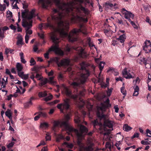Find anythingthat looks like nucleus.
Instances as JSON below:
<instances>
[{
	"mask_svg": "<svg viewBox=\"0 0 151 151\" xmlns=\"http://www.w3.org/2000/svg\"><path fill=\"white\" fill-rule=\"evenodd\" d=\"M53 77H50L49 78V80H48V82L51 84H54L55 83V82L53 81Z\"/></svg>",
	"mask_w": 151,
	"mask_h": 151,
	"instance_id": "58836bf2",
	"label": "nucleus"
},
{
	"mask_svg": "<svg viewBox=\"0 0 151 151\" xmlns=\"http://www.w3.org/2000/svg\"><path fill=\"white\" fill-rule=\"evenodd\" d=\"M141 143L143 145H149L150 143L147 141H145L144 140H142L141 141Z\"/></svg>",
	"mask_w": 151,
	"mask_h": 151,
	"instance_id": "5fc2aeb1",
	"label": "nucleus"
},
{
	"mask_svg": "<svg viewBox=\"0 0 151 151\" xmlns=\"http://www.w3.org/2000/svg\"><path fill=\"white\" fill-rule=\"evenodd\" d=\"M29 39V36L28 35L26 34L25 36V42L26 43H27Z\"/></svg>",
	"mask_w": 151,
	"mask_h": 151,
	"instance_id": "8fccbe9b",
	"label": "nucleus"
},
{
	"mask_svg": "<svg viewBox=\"0 0 151 151\" xmlns=\"http://www.w3.org/2000/svg\"><path fill=\"white\" fill-rule=\"evenodd\" d=\"M141 62H143V63L145 64V66H146L147 64V61L145 58H143L142 59H141Z\"/></svg>",
	"mask_w": 151,
	"mask_h": 151,
	"instance_id": "603ef678",
	"label": "nucleus"
},
{
	"mask_svg": "<svg viewBox=\"0 0 151 151\" xmlns=\"http://www.w3.org/2000/svg\"><path fill=\"white\" fill-rule=\"evenodd\" d=\"M70 106L69 100L68 99H66L64 100L63 103L58 104L57 107L60 109L61 112L63 113L64 110L67 111L69 108Z\"/></svg>",
	"mask_w": 151,
	"mask_h": 151,
	"instance_id": "6e6552de",
	"label": "nucleus"
},
{
	"mask_svg": "<svg viewBox=\"0 0 151 151\" xmlns=\"http://www.w3.org/2000/svg\"><path fill=\"white\" fill-rule=\"evenodd\" d=\"M22 82L24 87H25L28 85L27 83L25 81H23Z\"/></svg>",
	"mask_w": 151,
	"mask_h": 151,
	"instance_id": "338daca9",
	"label": "nucleus"
},
{
	"mask_svg": "<svg viewBox=\"0 0 151 151\" xmlns=\"http://www.w3.org/2000/svg\"><path fill=\"white\" fill-rule=\"evenodd\" d=\"M46 141L50 140H51V136H50L49 133H47L46 134L45 137Z\"/></svg>",
	"mask_w": 151,
	"mask_h": 151,
	"instance_id": "a19ab883",
	"label": "nucleus"
},
{
	"mask_svg": "<svg viewBox=\"0 0 151 151\" xmlns=\"http://www.w3.org/2000/svg\"><path fill=\"white\" fill-rule=\"evenodd\" d=\"M114 69L113 68H110L107 71V72L109 73L110 71H111L112 73H113L114 71Z\"/></svg>",
	"mask_w": 151,
	"mask_h": 151,
	"instance_id": "e2e57ef3",
	"label": "nucleus"
},
{
	"mask_svg": "<svg viewBox=\"0 0 151 151\" xmlns=\"http://www.w3.org/2000/svg\"><path fill=\"white\" fill-rule=\"evenodd\" d=\"M18 75L21 78H22L24 74V73L23 72H21V71H17Z\"/></svg>",
	"mask_w": 151,
	"mask_h": 151,
	"instance_id": "49530a36",
	"label": "nucleus"
},
{
	"mask_svg": "<svg viewBox=\"0 0 151 151\" xmlns=\"http://www.w3.org/2000/svg\"><path fill=\"white\" fill-rule=\"evenodd\" d=\"M78 53L80 58L83 59L87 58L89 56V54L87 53L82 47H80L78 50Z\"/></svg>",
	"mask_w": 151,
	"mask_h": 151,
	"instance_id": "f8f14e48",
	"label": "nucleus"
},
{
	"mask_svg": "<svg viewBox=\"0 0 151 151\" xmlns=\"http://www.w3.org/2000/svg\"><path fill=\"white\" fill-rule=\"evenodd\" d=\"M111 106L109 104V99H107L104 102V104L102 105L101 109L102 111H105L106 109Z\"/></svg>",
	"mask_w": 151,
	"mask_h": 151,
	"instance_id": "f3484780",
	"label": "nucleus"
},
{
	"mask_svg": "<svg viewBox=\"0 0 151 151\" xmlns=\"http://www.w3.org/2000/svg\"><path fill=\"white\" fill-rule=\"evenodd\" d=\"M16 67L17 71H21L23 68L22 65L19 63H17Z\"/></svg>",
	"mask_w": 151,
	"mask_h": 151,
	"instance_id": "a878e982",
	"label": "nucleus"
},
{
	"mask_svg": "<svg viewBox=\"0 0 151 151\" xmlns=\"http://www.w3.org/2000/svg\"><path fill=\"white\" fill-rule=\"evenodd\" d=\"M58 78L59 79L62 80L63 78V76L61 73H60L58 75Z\"/></svg>",
	"mask_w": 151,
	"mask_h": 151,
	"instance_id": "13d9d810",
	"label": "nucleus"
},
{
	"mask_svg": "<svg viewBox=\"0 0 151 151\" xmlns=\"http://www.w3.org/2000/svg\"><path fill=\"white\" fill-rule=\"evenodd\" d=\"M51 39L53 42L55 44V45L52 46L49 49L48 51L44 54L45 58L46 59H49V52L51 51H54L56 54L60 56H63L64 55L63 52L60 49L58 45L60 42L59 38L57 37L55 33H52L51 35Z\"/></svg>",
	"mask_w": 151,
	"mask_h": 151,
	"instance_id": "f03ea898",
	"label": "nucleus"
},
{
	"mask_svg": "<svg viewBox=\"0 0 151 151\" xmlns=\"http://www.w3.org/2000/svg\"><path fill=\"white\" fill-rule=\"evenodd\" d=\"M32 20L30 21L29 23L25 20L23 21L22 22V26L26 28V31L27 35V34L31 35L32 34V30H29V29L32 26Z\"/></svg>",
	"mask_w": 151,
	"mask_h": 151,
	"instance_id": "9d476101",
	"label": "nucleus"
},
{
	"mask_svg": "<svg viewBox=\"0 0 151 151\" xmlns=\"http://www.w3.org/2000/svg\"><path fill=\"white\" fill-rule=\"evenodd\" d=\"M9 27L12 30H15L16 29V27L12 24H11Z\"/></svg>",
	"mask_w": 151,
	"mask_h": 151,
	"instance_id": "4d7b16f0",
	"label": "nucleus"
},
{
	"mask_svg": "<svg viewBox=\"0 0 151 151\" xmlns=\"http://www.w3.org/2000/svg\"><path fill=\"white\" fill-rule=\"evenodd\" d=\"M134 91L133 94V96H137L139 94V88L138 86H135L134 87Z\"/></svg>",
	"mask_w": 151,
	"mask_h": 151,
	"instance_id": "412c9836",
	"label": "nucleus"
},
{
	"mask_svg": "<svg viewBox=\"0 0 151 151\" xmlns=\"http://www.w3.org/2000/svg\"><path fill=\"white\" fill-rule=\"evenodd\" d=\"M47 96V93L46 91L43 92H40L38 93V96L39 97H44Z\"/></svg>",
	"mask_w": 151,
	"mask_h": 151,
	"instance_id": "cd10ccee",
	"label": "nucleus"
},
{
	"mask_svg": "<svg viewBox=\"0 0 151 151\" xmlns=\"http://www.w3.org/2000/svg\"><path fill=\"white\" fill-rule=\"evenodd\" d=\"M113 88H108V91L107 92V94L109 95V96H110L111 94V93L112 91Z\"/></svg>",
	"mask_w": 151,
	"mask_h": 151,
	"instance_id": "a18cd8bd",
	"label": "nucleus"
},
{
	"mask_svg": "<svg viewBox=\"0 0 151 151\" xmlns=\"http://www.w3.org/2000/svg\"><path fill=\"white\" fill-rule=\"evenodd\" d=\"M123 14H124V18L127 19L128 21L129 19H131L130 18L133 19L134 15L130 11L126 10V9L123 8Z\"/></svg>",
	"mask_w": 151,
	"mask_h": 151,
	"instance_id": "4468645a",
	"label": "nucleus"
},
{
	"mask_svg": "<svg viewBox=\"0 0 151 151\" xmlns=\"http://www.w3.org/2000/svg\"><path fill=\"white\" fill-rule=\"evenodd\" d=\"M43 78L40 77L38 79V80H40V82L39 84L40 86H42L46 84L48 81V80L47 78H45L44 79H42Z\"/></svg>",
	"mask_w": 151,
	"mask_h": 151,
	"instance_id": "6ab92c4d",
	"label": "nucleus"
},
{
	"mask_svg": "<svg viewBox=\"0 0 151 151\" xmlns=\"http://www.w3.org/2000/svg\"><path fill=\"white\" fill-rule=\"evenodd\" d=\"M104 32L106 35L108 34L111 33H112V31L111 30L109 29H104Z\"/></svg>",
	"mask_w": 151,
	"mask_h": 151,
	"instance_id": "ea45409f",
	"label": "nucleus"
},
{
	"mask_svg": "<svg viewBox=\"0 0 151 151\" xmlns=\"http://www.w3.org/2000/svg\"><path fill=\"white\" fill-rule=\"evenodd\" d=\"M33 49L34 51V52H36L37 51L38 49V48L37 45H34V47H33Z\"/></svg>",
	"mask_w": 151,
	"mask_h": 151,
	"instance_id": "bf43d9fd",
	"label": "nucleus"
},
{
	"mask_svg": "<svg viewBox=\"0 0 151 151\" xmlns=\"http://www.w3.org/2000/svg\"><path fill=\"white\" fill-rule=\"evenodd\" d=\"M84 150L85 151H93V148L92 145L86 147L84 148Z\"/></svg>",
	"mask_w": 151,
	"mask_h": 151,
	"instance_id": "c85d7f7f",
	"label": "nucleus"
},
{
	"mask_svg": "<svg viewBox=\"0 0 151 151\" xmlns=\"http://www.w3.org/2000/svg\"><path fill=\"white\" fill-rule=\"evenodd\" d=\"M59 58L56 57L55 59V61L58 67L61 66H68L70 64V61L68 59H63L61 60L60 62H59Z\"/></svg>",
	"mask_w": 151,
	"mask_h": 151,
	"instance_id": "9b49d317",
	"label": "nucleus"
},
{
	"mask_svg": "<svg viewBox=\"0 0 151 151\" xmlns=\"http://www.w3.org/2000/svg\"><path fill=\"white\" fill-rule=\"evenodd\" d=\"M3 55L2 53L0 52V60L3 61Z\"/></svg>",
	"mask_w": 151,
	"mask_h": 151,
	"instance_id": "0e129e2a",
	"label": "nucleus"
},
{
	"mask_svg": "<svg viewBox=\"0 0 151 151\" xmlns=\"http://www.w3.org/2000/svg\"><path fill=\"white\" fill-rule=\"evenodd\" d=\"M70 119L69 115L67 114L65 117V121L61 122V126H63L64 127L66 130L69 132V134H70L71 133L73 132L78 133V131L77 129H74L68 124V122Z\"/></svg>",
	"mask_w": 151,
	"mask_h": 151,
	"instance_id": "39448f33",
	"label": "nucleus"
},
{
	"mask_svg": "<svg viewBox=\"0 0 151 151\" xmlns=\"http://www.w3.org/2000/svg\"><path fill=\"white\" fill-rule=\"evenodd\" d=\"M117 22L119 24H123V21L122 19H118Z\"/></svg>",
	"mask_w": 151,
	"mask_h": 151,
	"instance_id": "774afa93",
	"label": "nucleus"
},
{
	"mask_svg": "<svg viewBox=\"0 0 151 151\" xmlns=\"http://www.w3.org/2000/svg\"><path fill=\"white\" fill-rule=\"evenodd\" d=\"M17 45H22V43L23 38L21 36H18L17 37Z\"/></svg>",
	"mask_w": 151,
	"mask_h": 151,
	"instance_id": "bb28decb",
	"label": "nucleus"
},
{
	"mask_svg": "<svg viewBox=\"0 0 151 151\" xmlns=\"http://www.w3.org/2000/svg\"><path fill=\"white\" fill-rule=\"evenodd\" d=\"M64 91L67 96L73 99L75 102H77L78 100L81 99V98L78 96L77 93L76 94H72L71 91L67 87L64 88Z\"/></svg>",
	"mask_w": 151,
	"mask_h": 151,
	"instance_id": "1a4fd4ad",
	"label": "nucleus"
},
{
	"mask_svg": "<svg viewBox=\"0 0 151 151\" xmlns=\"http://www.w3.org/2000/svg\"><path fill=\"white\" fill-rule=\"evenodd\" d=\"M30 65L32 66L35 64L36 62L35 60L33 58H31L30 60Z\"/></svg>",
	"mask_w": 151,
	"mask_h": 151,
	"instance_id": "c9c22d12",
	"label": "nucleus"
},
{
	"mask_svg": "<svg viewBox=\"0 0 151 151\" xmlns=\"http://www.w3.org/2000/svg\"><path fill=\"white\" fill-rule=\"evenodd\" d=\"M80 4L78 7L74 9L73 6V2H61L60 0H55V2L58 9H53L52 12L51 17L52 21L58 24V28L57 30L62 37H67L69 42H73L77 40L78 33L82 32L84 35L87 34L86 29L81 24L80 29L74 28L68 34L69 22L68 20L65 21L63 19L67 18L73 23L76 22L77 19L80 22H86L88 20L87 18H84L81 16V11L85 14L88 13V10L83 6L82 4L84 2L83 0H76Z\"/></svg>",
	"mask_w": 151,
	"mask_h": 151,
	"instance_id": "f257e3e1",
	"label": "nucleus"
},
{
	"mask_svg": "<svg viewBox=\"0 0 151 151\" xmlns=\"http://www.w3.org/2000/svg\"><path fill=\"white\" fill-rule=\"evenodd\" d=\"M38 3L41 4L43 8L45 9L47 8L49 5L51 4V2L50 0H39Z\"/></svg>",
	"mask_w": 151,
	"mask_h": 151,
	"instance_id": "2eb2a0df",
	"label": "nucleus"
},
{
	"mask_svg": "<svg viewBox=\"0 0 151 151\" xmlns=\"http://www.w3.org/2000/svg\"><path fill=\"white\" fill-rule=\"evenodd\" d=\"M32 104V103L31 101H29L26 102L24 104V107L26 108H28L30 105Z\"/></svg>",
	"mask_w": 151,
	"mask_h": 151,
	"instance_id": "7c9ffc66",
	"label": "nucleus"
},
{
	"mask_svg": "<svg viewBox=\"0 0 151 151\" xmlns=\"http://www.w3.org/2000/svg\"><path fill=\"white\" fill-rule=\"evenodd\" d=\"M7 17H12V12L9 11L7 12Z\"/></svg>",
	"mask_w": 151,
	"mask_h": 151,
	"instance_id": "79ce46f5",
	"label": "nucleus"
},
{
	"mask_svg": "<svg viewBox=\"0 0 151 151\" xmlns=\"http://www.w3.org/2000/svg\"><path fill=\"white\" fill-rule=\"evenodd\" d=\"M130 70L128 67H125L123 69V78L127 79L133 78V77L129 72Z\"/></svg>",
	"mask_w": 151,
	"mask_h": 151,
	"instance_id": "ddd939ff",
	"label": "nucleus"
},
{
	"mask_svg": "<svg viewBox=\"0 0 151 151\" xmlns=\"http://www.w3.org/2000/svg\"><path fill=\"white\" fill-rule=\"evenodd\" d=\"M22 18L26 19L28 20H31L33 18H35L36 16L37 17L38 19L40 20V18L38 16V14L36 15L35 13V10L32 9L29 12V10L25 9L24 11L22 12Z\"/></svg>",
	"mask_w": 151,
	"mask_h": 151,
	"instance_id": "423d86ee",
	"label": "nucleus"
},
{
	"mask_svg": "<svg viewBox=\"0 0 151 151\" xmlns=\"http://www.w3.org/2000/svg\"><path fill=\"white\" fill-rule=\"evenodd\" d=\"M11 110L9 109H7V110L5 112V114L9 119L11 120L12 119V114L11 113Z\"/></svg>",
	"mask_w": 151,
	"mask_h": 151,
	"instance_id": "393cba45",
	"label": "nucleus"
},
{
	"mask_svg": "<svg viewBox=\"0 0 151 151\" xmlns=\"http://www.w3.org/2000/svg\"><path fill=\"white\" fill-rule=\"evenodd\" d=\"M143 50H144L146 53H148L151 52V49L149 48V47L147 46L146 44H145L144 46H143Z\"/></svg>",
	"mask_w": 151,
	"mask_h": 151,
	"instance_id": "b1692460",
	"label": "nucleus"
},
{
	"mask_svg": "<svg viewBox=\"0 0 151 151\" xmlns=\"http://www.w3.org/2000/svg\"><path fill=\"white\" fill-rule=\"evenodd\" d=\"M145 44H146L147 46L149 47V48L151 49V43L150 40H147L145 43Z\"/></svg>",
	"mask_w": 151,
	"mask_h": 151,
	"instance_id": "4c0bfd02",
	"label": "nucleus"
},
{
	"mask_svg": "<svg viewBox=\"0 0 151 151\" xmlns=\"http://www.w3.org/2000/svg\"><path fill=\"white\" fill-rule=\"evenodd\" d=\"M72 85L74 86H79V84L77 82H74L72 83Z\"/></svg>",
	"mask_w": 151,
	"mask_h": 151,
	"instance_id": "6e6d98bb",
	"label": "nucleus"
},
{
	"mask_svg": "<svg viewBox=\"0 0 151 151\" xmlns=\"http://www.w3.org/2000/svg\"><path fill=\"white\" fill-rule=\"evenodd\" d=\"M47 116V114L46 113L40 111L39 112V114L34 117V120L35 121H37L39 119L40 117H45Z\"/></svg>",
	"mask_w": 151,
	"mask_h": 151,
	"instance_id": "a211bd4d",
	"label": "nucleus"
},
{
	"mask_svg": "<svg viewBox=\"0 0 151 151\" xmlns=\"http://www.w3.org/2000/svg\"><path fill=\"white\" fill-rule=\"evenodd\" d=\"M123 33V30H119L117 32V35L119 36V37L116 38V40L121 43H123V34L121 33Z\"/></svg>",
	"mask_w": 151,
	"mask_h": 151,
	"instance_id": "aec40b11",
	"label": "nucleus"
},
{
	"mask_svg": "<svg viewBox=\"0 0 151 151\" xmlns=\"http://www.w3.org/2000/svg\"><path fill=\"white\" fill-rule=\"evenodd\" d=\"M139 134L138 133H135L131 137L132 139H134L135 138H137L139 137Z\"/></svg>",
	"mask_w": 151,
	"mask_h": 151,
	"instance_id": "de8ad7c7",
	"label": "nucleus"
},
{
	"mask_svg": "<svg viewBox=\"0 0 151 151\" xmlns=\"http://www.w3.org/2000/svg\"><path fill=\"white\" fill-rule=\"evenodd\" d=\"M4 37V34L2 32L1 29L0 28V37L3 38Z\"/></svg>",
	"mask_w": 151,
	"mask_h": 151,
	"instance_id": "052dcab7",
	"label": "nucleus"
},
{
	"mask_svg": "<svg viewBox=\"0 0 151 151\" xmlns=\"http://www.w3.org/2000/svg\"><path fill=\"white\" fill-rule=\"evenodd\" d=\"M80 66L81 69L83 71L81 74L80 79L81 83L83 84L86 82L87 78L89 76V72L86 68L88 65L85 62L83 61L80 63Z\"/></svg>",
	"mask_w": 151,
	"mask_h": 151,
	"instance_id": "7ed1b4c3",
	"label": "nucleus"
},
{
	"mask_svg": "<svg viewBox=\"0 0 151 151\" xmlns=\"http://www.w3.org/2000/svg\"><path fill=\"white\" fill-rule=\"evenodd\" d=\"M61 122L59 121H54L53 122V129H54L56 127H58L59 126L62 127L63 126H61Z\"/></svg>",
	"mask_w": 151,
	"mask_h": 151,
	"instance_id": "4be33fe9",
	"label": "nucleus"
},
{
	"mask_svg": "<svg viewBox=\"0 0 151 151\" xmlns=\"http://www.w3.org/2000/svg\"><path fill=\"white\" fill-rule=\"evenodd\" d=\"M97 115L98 117L101 119H104V124L105 127H108L109 128H112L111 129H108L107 132H105L104 135H109L110 134L111 131L113 130V122L108 119H106V118L105 115L103 114H101L100 112H98L97 113Z\"/></svg>",
	"mask_w": 151,
	"mask_h": 151,
	"instance_id": "20e7f679",
	"label": "nucleus"
},
{
	"mask_svg": "<svg viewBox=\"0 0 151 151\" xmlns=\"http://www.w3.org/2000/svg\"><path fill=\"white\" fill-rule=\"evenodd\" d=\"M29 77V74H24L23 76L22 77V78L24 80H26Z\"/></svg>",
	"mask_w": 151,
	"mask_h": 151,
	"instance_id": "09e8293b",
	"label": "nucleus"
},
{
	"mask_svg": "<svg viewBox=\"0 0 151 151\" xmlns=\"http://www.w3.org/2000/svg\"><path fill=\"white\" fill-rule=\"evenodd\" d=\"M6 74H7V75H10L11 74L10 71L9 70V69H8V68L6 69Z\"/></svg>",
	"mask_w": 151,
	"mask_h": 151,
	"instance_id": "69168bd1",
	"label": "nucleus"
},
{
	"mask_svg": "<svg viewBox=\"0 0 151 151\" xmlns=\"http://www.w3.org/2000/svg\"><path fill=\"white\" fill-rule=\"evenodd\" d=\"M32 71H34L35 73H37L39 71V68L38 67L34 66L31 68Z\"/></svg>",
	"mask_w": 151,
	"mask_h": 151,
	"instance_id": "e433bc0d",
	"label": "nucleus"
},
{
	"mask_svg": "<svg viewBox=\"0 0 151 151\" xmlns=\"http://www.w3.org/2000/svg\"><path fill=\"white\" fill-rule=\"evenodd\" d=\"M144 7V9L146 12H149L150 10L149 8V6L148 5H145Z\"/></svg>",
	"mask_w": 151,
	"mask_h": 151,
	"instance_id": "c03bdc74",
	"label": "nucleus"
},
{
	"mask_svg": "<svg viewBox=\"0 0 151 151\" xmlns=\"http://www.w3.org/2000/svg\"><path fill=\"white\" fill-rule=\"evenodd\" d=\"M132 129V127L128 125L127 124H125L123 125V130L126 132H129Z\"/></svg>",
	"mask_w": 151,
	"mask_h": 151,
	"instance_id": "5701e85b",
	"label": "nucleus"
},
{
	"mask_svg": "<svg viewBox=\"0 0 151 151\" xmlns=\"http://www.w3.org/2000/svg\"><path fill=\"white\" fill-rule=\"evenodd\" d=\"M6 9V6L5 4L2 5L0 4V11H5Z\"/></svg>",
	"mask_w": 151,
	"mask_h": 151,
	"instance_id": "72a5a7b5",
	"label": "nucleus"
},
{
	"mask_svg": "<svg viewBox=\"0 0 151 151\" xmlns=\"http://www.w3.org/2000/svg\"><path fill=\"white\" fill-rule=\"evenodd\" d=\"M74 120L75 123L77 124L78 127L81 133L87 134L88 129L85 126L80 124L81 122L80 116L78 113L75 114Z\"/></svg>",
	"mask_w": 151,
	"mask_h": 151,
	"instance_id": "0eeeda50",
	"label": "nucleus"
},
{
	"mask_svg": "<svg viewBox=\"0 0 151 151\" xmlns=\"http://www.w3.org/2000/svg\"><path fill=\"white\" fill-rule=\"evenodd\" d=\"M147 84L148 90L150 91L151 90V81H148Z\"/></svg>",
	"mask_w": 151,
	"mask_h": 151,
	"instance_id": "3c124183",
	"label": "nucleus"
},
{
	"mask_svg": "<svg viewBox=\"0 0 151 151\" xmlns=\"http://www.w3.org/2000/svg\"><path fill=\"white\" fill-rule=\"evenodd\" d=\"M106 146L107 148H108L109 149H111V145L109 143L107 142L106 144Z\"/></svg>",
	"mask_w": 151,
	"mask_h": 151,
	"instance_id": "864d4df0",
	"label": "nucleus"
},
{
	"mask_svg": "<svg viewBox=\"0 0 151 151\" xmlns=\"http://www.w3.org/2000/svg\"><path fill=\"white\" fill-rule=\"evenodd\" d=\"M63 144L66 145L67 147L70 149L73 148V145L72 143L69 144L68 143L65 142L63 143Z\"/></svg>",
	"mask_w": 151,
	"mask_h": 151,
	"instance_id": "c756f323",
	"label": "nucleus"
},
{
	"mask_svg": "<svg viewBox=\"0 0 151 151\" xmlns=\"http://www.w3.org/2000/svg\"><path fill=\"white\" fill-rule=\"evenodd\" d=\"M104 6L106 8L110 9L111 10L115 9L117 8V5L115 4L114 5L113 4L109 2H106L104 5Z\"/></svg>",
	"mask_w": 151,
	"mask_h": 151,
	"instance_id": "dca6fc26",
	"label": "nucleus"
},
{
	"mask_svg": "<svg viewBox=\"0 0 151 151\" xmlns=\"http://www.w3.org/2000/svg\"><path fill=\"white\" fill-rule=\"evenodd\" d=\"M14 144V142H11V143H9L7 145V147L8 148L12 147H13Z\"/></svg>",
	"mask_w": 151,
	"mask_h": 151,
	"instance_id": "37998d69",
	"label": "nucleus"
},
{
	"mask_svg": "<svg viewBox=\"0 0 151 151\" xmlns=\"http://www.w3.org/2000/svg\"><path fill=\"white\" fill-rule=\"evenodd\" d=\"M105 64V62H101L99 65V67L100 70L101 71L104 67V65Z\"/></svg>",
	"mask_w": 151,
	"mask_h": 151,
	"instance_id": "2f4dec72",
	"label": "nucleus"
},
{
	"mask_svg": "<svg viewBox=\"0 0 151 151\" xmlns=\"http://www.w3.org/2000/svg\"><path fill=\"white\" fill-rule=\"evenodd\" d=\"M52 98V95H50L48 96L45 97V101H47L51 100Z\"/></svg>",
	"mask_w": 151,
	"mask_h": 151,
	"instance_id": "f704fd0d",
	"label": "nucleus"
},
{
	"mask_svg": "<svg viewBox=\"0 0 151 151\" xmlns=\"http://www.w3.org/2000/svg\"><path fill=\"white\" fill-rule=\"evenodd\" d=\"M93 124L94 126H95L97 125L98 124V122L97 120H94L93 122Z\"/></svg>",
	"mask_w": 151,
	"mask_h": 151,
	"instance_id": "680f3d73",
	"label": "nucleus"
},
{
	"mask_svg": "<svg viewBox=\"0 0 151 151\" xmlns=\"http://www.w3.org/2000/svg\"><path fill=\"white\" fill-rule=\"evenodd\" d=\"M49 126L48 124L46 122H43L40 124V127L41 128L48 127Z\"/></svg>",
	"mask_w": 151,
	"mask_h": 151,
	"instance_id": "473e14b6",
	"label": "nucleus"
}]
</instances>
